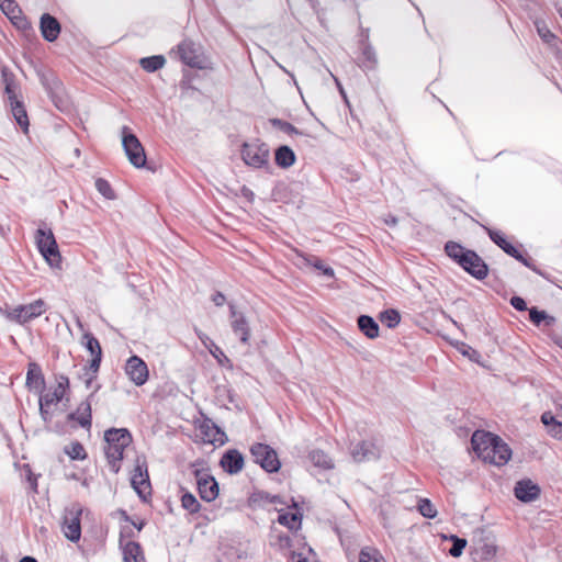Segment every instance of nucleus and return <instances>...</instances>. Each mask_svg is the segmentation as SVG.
I'll return each instance as SVG.
<instances>
[{
  "instance_id": "nucleus-1",
  "label": "nucleus",
  "mask_w": 562,
  "mask_h": 562,
  "mask_svg": "<svg viewBox=\"0 0 562 562\" xmlns=\"http://www.w3.org/2000/svg\"><path fill=\"white\" fill-rule=\"evenodd\" d=\"M471 443L474 452L484 462L501 467L508 462L512 450L498 436L484 430L472 435Z\"/></svg>"
},
{
  "instance_id": "nucleus-2",
  "label": "nucleus",
  "mask_w": 562,
  "mask_h": 562,
  "mask_svg": "<svg viewBox=\"0 0 562 562\" xmlns=\"http://www.w3.org/2000/svg\"><path fill=\"white\" fill-rule=\"evenodd\" d=\"M105 456L113 472H119L124 450L132 443V435L126 428H111L104 432Z\"/></svg>"
},
{
  "instance_id": "nucleus-3",
  "label": "nucleus",
  "mask_w": 562,
  "mask_h": 562,
  "mask_svg": "<svg viewBox=\"0 0 562 562\" xmlns=\"http://www.w3.org/2000/svg\"><path fill=\"white\" fill-rule=\"evenodd\" d=\"M35 243L40 254L52 268H60L61 255L49 227H40L35 233Z\"/></svg>"
},
{
  "instance_id": "nucleus-4",
  "label": "nucleus",
  "mask_w": 562,
  "mask_h": 562,
  "mask_svg": "<svg viewBox=\"0 0 562 562\" xmlns=\"http://www.w3.org/2000/svg\"><path fill=\"white\" fill-rule=\"evenodd\" d=\"M48 310L47 303L37 299L29 304L18 305L5 313L8 321L16 323L19 325H25L26 323L40 317Z\"/></svg>"
},
{
  "instance_id": "nucleus-5",
  "label": "nucleus",
  "mask_w": 562,
  "mask_h": 562,
  "mask_svg": "<svg viewBox=\"0 0 562 562\" xmlns=\"http://www.w3.org/2000/svg\"><path fill=\"white\" fill-rule=\"evenodd\" d=\"M240 155L243 161L251 168L260 169L269 166V146L258 139L244 143Z\"/></svg>"
},
{
  "instance_id": "nucleus-6",
  "label": "nucleus",
  "mask_w": 562,
  "mask_h": 562,
  "mask_svg": "<svg viewBox=\"0 0 562 562\" xmlns=\"http://www.w3.org/2000/svg\"><path fill=\"white\" fill-rule=\"evenodd\" d=\"M122 146L128 161L135 168H143L146 165V154L137 136L127 126L121 130Z\"/></svg>"
},
{
  "instance_id": "nucleus-7",
  "label": "nucleus",
  "mask_w": 562,
  "mask_h": 562,
  "mask_svg": "<svg viewBox=\"0 0 562 562\" xmlns=\"http://www.w3.org/2000/svg\"><path fill=\"white\" fill-rule=\"evenodd\" d=\"M81 514H82V507L78 503H74L65 509L63 532H64L65 537L71 542H77L80 540Z\"/></svg>"
},
{
  "instance_id": "nucleus-8",
  "label": "nucleus",
  "mask_w": 562,
  "mask_h": 562,
  "mask_svg": "<svg viewBox=\"0 0 562 562\" xmlns=\"http://www.w3.org/2000/svg\"><path fill=\"white\" fill-rule=\"evenodd\" d=\"M250 452L255 462L267 472L273 473L279 471L281 463L277 452L270 446L258 442L251 446Z\"/></svg>"
},
{
  "instance_id": "nucleus-9",
  "label": "nucleus",
  "mask_w": 562,
  "mask_h": 562,
  "mask_svg": "<svg viewBox=\"0 0 562 562\" xmlns=\"http://www.w3.org/2000/svg\"><path fill=\"white\" fill-rule=\"evenodd\" d=\"M228 307L229 325L234 335L238 337L241 344L249 345L251 330L246 315L243 312L238 311L236 305L233 303H229Z\"/></svg>"
},
{
  "instance_id": "nucleus-10",
  "label": "nucleus",
  "mask_w": 562,
  "mask_h": 562,
  "mask_svg": "<svg viewBox=\"0 0 562 562\" xmlns=\"http://www.w3.org/2000/svg\"><path fill=\"white\" fill-rule=\"evenodd\" d=\"M134 537L132 530H126L125 528L121 531L120 546L123 552V561L124 562H146L145 555L140 544L132 539H126Z\"/></svg>"
},
{
  "instance_id": "nucleus-11",
  "label": "nucleus",
  "mask_w": 562,
  "mask_h": 562,
  "mask_svg": "<svg viewBox=\"0 0 562 562\" xmlns=\"http://www.w3.org/2000/svg\"><path fill=\"white\" fill-rule=\"evenodd\" d=\"M131 484L140 498L146 499V496L150 495L151 486L145 460L137 459Z\"/></svg>"
},
{
  "instance_id": "nucleus-12",
  "label": "nucleus",
  "mask_w": 562,
  "mask_h": 562,
  "mask_svg": "<svg viewBox=\"0 0 562 562\" xmlns=\"http://www.w3.org/2000/svg\"><path fill=\"white\" fill-rule=\"evenodd\" d=\"M200 497L205 502H212L218 496V483L209 473L194 470Z\"/></svg>"
},
{
  "instance_id": "nucleus-13",
  "label": "nucleus",
  "mask_w": 562,
  "mask_h": 562,
  "mask_svg": "<svg viewBox=\"0 0 562 562\" xmlns=\"http://www.w3.org/2000/svg\"><path fill=\"white\" fill-rule=\"evenodd\" d=\"M459 266L476 280H483L488 274L487 265L474 250H468Z\"/></svg>"
},
{
  "instance_id": "nucleus-14",
  "label": "nucleus",
  "mask_w": 562,
  "mask_h": 562,
  "mask_svg": "<svg viewBox=\"0 0 562 562\" xmlns=\"http://www.w3.org/2000/svg\"><path fill=\"white\" fill-rule=\"evenodd\" d=\"M125 373L137 386L144 385L148 380V368L146 362L138 356H132L125 364Z\"/></svg>"
},
{
  "instance_id": "nucleus-15",
  "label": "nucleus",
  "mask_w": 562,
  "mask_h": 562,
  "mask_svg": "<svg viewBox=\"0 0 562 562\" xmlns=\"http://www.w3.org/2000/svg\"><path fill=\"white\" fill-rule=\"evenodd\" d=\"M180 60L192 68H203V60L199 54V47L192 41H182L177 46Z\"/></svg>"
},
{
  "instance_id": "nucleus-16",
  "label": "nucleus",
  "mask_w": 562,
  "mask_h": 562,
  "mask_svg": "<svg viewBox=\"0 0 562 562\" xmlns=\"http://www.w3.org/2000/svg\"><path fill=\"white\" fill-rule=\"evenodd\" d=\"M379 454V447L371 440H362L351 449V456L356 462L375 460Z\"/></svg>"
},
{
  "instance_id": "nucleus-17",
  "label": "nucleus",
  "mask_w": 562,
  "mask_h": 562,
  "mask_svg": "<svg viewBox=\"0 0 562 562\" xmlns=\"http://www.w3.org/2000/svg\"><path fill=\"white\" fill-rule=\"evenodd\" d=\"M200 431L203 441L212 445H224L227 439L226 434L210 418L201 423Z\"/></svg>"
},
{
  "instance_id": "nucleus-18",
  "label": "nucleus",
  "mask_w": 562,
  "mask_h": 562,
  "mask_svg": "<svg viewBox=\"0 0 562 562\" xmlns=\"http://www.w3.org/2000/svg\"><path fill=\"white\" fill-rule=\"evenodd\" d=\"M515 496L524 503H531L540 496V487L531 480H520L514 488Z\"/></svg>"
},
{
  "instance_id": "nucleus-19",
  "label": "nucleus",
  "mask_w": 562,
  "mask_h": 562,
  "mask_svg": "<svg viewBox=\"0 0 562 562\" xmlns=\"http://www.w3.org/2000/svg\"><path fill=\"white\" fill-rule=\"evenodd\" d=\"M56 382L54 391L40 394V402H44V405L52 406L58 404L64 398L66 390L69 387V379L61 374L57 376Z\"/></svg>"
},
{
  "instance_id": "nucleus-20",
  "label": "nucleus",
  "mask_w": 562,
  "mask_h": 562,
  "mask_svg": "<svg viewBox=\"0 0 562 562\" xmlns=\"http://www.w3.org/2000/svg\"><path fill=\"white\" fill-rule=\"evenodd\" d=\"M221 465L227 473L237 474L243 470L244 457L236 449L227 450L221 459Z\"/></svg>"
},
{
  "instance_id": "nucleus-21",
  "label": "nucleus",
  "mask_w": 562,
  "mask_h": 562,
  "mask_svg": "<svg viewBox=\"0 0 562 562\" xmlns=\"http://www.w3.org/2000/svg\"><path fill=\"white\" fill-rule=\"evenodd\" d=\"M26 386L30 391L42 394L45 387V379L42 369L36 363H30L26 372Z\"/></svg>"
},
{
  "instance_id": "nucleus-22",
  "label": "nucleus",
  "mask_w": 562,
  "mask_h": 562,
  "mask_svg": "<svg viewBox=\"0 0 562 562\" xmlns=\"http://www.w3.org/2000/svg\"><path fill=\"white\" fill-rule=\"evenodd\" d=\"M40 27L43 37L47 42L56 41L60 33V24L58 20L48 13H44L41 16Z\"/></svg>"
},
{
  "instance_id": "nucleus-23",
  "label": "nucleus",
  "mask_w": 562,
  "mask_h": 562,
  "mask_svg": "<svg viewBox=\"0 0 562 562\" xmlns=\"http://www.w3.org/2000/svg\"><path fill=\"white\" fill-rule=\"evenodd\" d=\"M69 420H76L81 427L90 428L92 416H91V403L86 400L79 404L76 412L68 414Z\"/></svg>"
},
{
  "instance_id": "nucleus-24",
  "label": "nucleus",
  "mask_w": 562,
  "mask_h": 562,
  "mask_svg": "<svg viewBox=\"0 0 562 562\" xmlns=\"http://www.w3.org/2000/svg\"><path fill=\"white\" fill-rule=\"evenodd\" d=\"M484 231L487 233L494 244H496L505 254L513 258H518V250L515 246L508 243L504 234L499 231L492 229L485 225H482Z\"/></svg>"
},
{
  "instance_id": "nucleus-25",
  "label": "nucleus",
  "mask_w": 562,
  "mask_h": 562,
  "mask_svg": "<svg viewBox=\"0 0 562 562\" xmlns=\"http://www.w3.org/2000/svg\"><path fill=\"white\" fill-rule=\"evenodd\" d=\"M41 81L50 97L52 101L55 103L57 108H61L59 102H61V94H63V85L61 82L55 78L54 76L46 77L42 76Z\"/></svg>"
},
{
  "instance_id": "nucleus-26",
  "label": "nucleus",
  "mask_w": 562,
  "mask_h": 562,
  "mask_svg": "<svg viewBox=\"0 0 562 562\" xmlns=\"http://www.w3.org/2000/svg\"><path fill=\"white\" fill-rule=\"evenodd\" d=\"M10 106H11V112H12V115H13L15 122L20 125V127L22 128V131L24 133H27L30 122H29L27 113H26V110H25L23 103L21 101H19L15 95H11L10 97Z\"/></svg>"
},
{
  "instance_id": "nucleus-27",
  "label": "nucleus",
  "mask_w": 562,
  "mask_h": 562,
  "mask_svg": "<svg viewBox=\"0 0 562 562\" xmlns=\"http://www.w3.org/2000/svg\"><path fill=\"white\" fill-rule=\"evenodd\" d=\"M294 151L286 145H282L276 149L274 160L276 164L283 169H286L295 162Z\"/></svg>"
},
{
  "instance_id": "nucleus-28",
  "label": "nucleus",
  "mask_w": 562,
  "mask_h": 562,
  "mask_svg": "<svg viewBox=\"0 0 562 562\" xmlns=\"http://www.w3.org/2000/svg\"><path fill=\"white\" fill-rule=\"evenodd\" d=\"M357 324H358L359 329L369 339H374L379 336V325L371 316L360 315L358 317Z\"/></svg>"
},
{
  "instance_id": "nucleus-29",
  "label": "nucleus",
  "mask_w": 562,
  "mask_h": 562,
  "mask_svg": "<svg viewBox=\"0 0 562 562\" xmlns=\"http://www.w3.org/2000/svg\"><path fill=\"white\" fill-rule=\"evenodd\" d=\"M166 64V59L162 55H154L149 57H143L139 60L140 67L147 72H155L161 69Z\"/></svg>"
},
{
  "instance_id": "nucleus-30",
  "label": "nucleus",
  "mask_w": 562,
  "mask_h": 562,
  "mask_svg": "<svg viewBox=\"0 0 562 562\" xmlns=\"http://www.w3.org/2000/svg\"><path fill=\"white\" fill-rule=\"evenodd\" d=\"M469 249H465L463 246L456 241H448L445 245V251L449 258L456 261L458 265L461 263Z\"/></svg>"
},
{
  "instance_id": "nucleus-31",
  "label": "nucleus",
  "mask_w": 562,
  "mask_h": 562,
  "mask_svg": "<svg viewBox=\"0 0 562 562\" xmlns=\"http://www.w3.org/2000/svg\"><path fill=\"white\" fill-rule=\"evenodd\" d=\"M308 458L311 462L322 469H331V459L323 450H313L310 452Z\"/></svg>"
},
{
  "instance_id": "nucleus-32",
  "label": "nucleus",
  "mask_w": 562,
  "mask_h": 562,
  "mask_svg": "<svg viewBox=\"0 0 562 562\" xmlns=\"http://www.w3.org/2000/svg\"><path fill=\"white\" fill-rule=\"evenodd\" d=\"M278 522L291 530H296L301 525V515L299 513H280Z\"/></svg>"
},
{
  "instance_id": "nucleus-33",
  "label": "nucleus",
  "mask_w": 562,
  "mask_h": 562,
  "mask_svg": "<svg viewBox=\"0 0 562 562\" xmlns=\"http://www.w3.org/2000/svg\"><path fill=\"white\" fill-rule=\"evenodd\" d=\"M359 562H385V560L376 548L368 546L360 550Z\"/></svg>"
},
{
  "instance_id": "nucleus-34",
  "label": "nucleus",
  "mask_w": 562,
  "mask_h": 562,
  "mask_svg": "<svg viewBox=\"0 0 562 562\" xmlns=\"http://www.w3.org/2000/svg\"><path fill=\"white\" fill-rule=\"evenodd\" d=\"M64 451L71 460H85L87 458L85 447L79 441L66 446Z\"/></svg>"
},
{
  "instance_id": "nucleus-35",
  "label": "nucleus",
  "mask_w": 562,
  "mask_h": 562,
  "mask_svg": "<svg viewBox=\"0 0 562 562\" xmlns=\"http://www.w3.org/2000/svg\"><path fill=\"white\" fill-rule=\"evenodd\" d=\"M376 65V54L370 44H366L362 48L361 67L364 69H373Z\"/></svg>"
},
{
  "instance_id": "nucleus-36",
  "label": "nucleus",
  "mask_w": 562,
  "mask_h": 562,
  "mask_svg": "<svg viewBox=\"0 0 562 562\" xmlns=\"http://www.w3.org/2000/svg\"><path fill=\"white\" fill-rule=\"evenodd\" d=\"M82 344L91 356L102 355L100 342L91 333L83 334Z\"/></svg>"
},
{
  "instance_id": "nucleus-37",
  "label": "nucleus",
  "mask_w": 562,
  "mask_h": 562,
  "mask_svg": "<svg viewBox=\"0 0 562 562\" xmlns=\"http://www.w3.org/2000/svg\"><path fill=\"white\" fill-rule=\"evenodd\" d=\"M380 321L389 328L396 327L401 322V315L396 310L390 308L380 314Z\"/></svg>"
},
{
  "instance_id": "nucleus-38",
  "label": "nucleus",
  "mask_w": 562,
  "mask_h": 562,
  "mask_svg": "<svg viewBox=\"0 0 562 562\" xmlns=\"http://www.w3.org/2000/svg\"><path fill=\"white\" fill-rule=\"evenodd\" d=\"M181 505L186 510H188L191 514H195L200 510L199 501L196 499V497L193 494H191L189 492H186L182 495Z\"/></svg>"
},
{
  "instance_id": "nucleus-39",
  "label": "nucleus",
  "mask_w": 562,
  "mask_h": 562,
  "mask_svg": "<svg viewBox=\"0 0 562 562\" xmlns=\"http://www.w3.org/2000/svg\"><path fill=\"white\" fill-rule=\"evenodd\" d=\"M417 508L425 518L432 519L437 516V509L428 498H420Z\"/></svg>"
},
{
  "instance_id": "nucleus-40",
  "label": "nucleus",
  "mask_w": 562,
  "mask_h": 562,
  "mask_svg": "<svg viewBox=\"0 0 562 562\" xmlns=\"http://www.w3.org/2000/svg\"><path fill=\"white\" fill-rule=\"evenodd\" d=\"M95 188H97L98 192L100 194H102L105 199H108V200L115 199V193H114L111 184L109 183V181H106L105 179H102V178L97 179Z\"/></svg>"
},
{
  "instance_id": "nucleus-41",
  "label": "nucleus",
  "mask_w": 562,
  "mask_h": 562,
  "mask_svg": "<svg viewBox=\"0 0 562 562\" xmlns=\"http://www.w3.org/2000/svg\"><path fill=\"white\" fill-rule=\"evenodd\" d=\"M537 33L540 38L548 44H551L555 40V35L549 30L543 21H536Z\"/></svg>"
},
{
  "instance_id": "nucleus-42",
  "label": "nucleus",
  "mask_w": 562,
  "mask_h": 562,
  "mask_svg": "<svg viewBox=\"0 0 562 562\" xmlns=\"http://www.w3.org/2000/svg\"><path fill=\"white\" fill-rule=\"evenodd\" d=\"M450 539L452 541V546L449 549V554L453 558H458L462 554L468 542L465 539L459 538L458 536L454 535H452Z\"/></svg>"
},
{
  "instance_id": "nucleus-43",
  "label": "nucleus",
  "mask_w": 562,
  "mask_h": 562,
  "mask_svg": "<svg viewBox=\"0 0 562 562\" xmlns=\"http://www.w3.org/2000/svg\"><path fill=\"white\" fill-rule=\"evenodd\" d=\"M270 123L272 126L277 127L278 130H280L281 132H283L285 134H289V135L301 134V132H299V130L294 125H292L291 123H289L286 121H282L280 119H272V120H270Z\"/></svg>"
},
{
  "instance_id": "nucleus-44",
  "label": "nucleus",
  "mask_w": 562,
  "mask_h": 562,
  "mask_svg": "<svg viewBox=\"0 0 562 562\" xmlns=\"http://www.w3.org/2000/svg\"><path fill=\"white\" fill-rule=\"evenodd\" d=\"M1 10L10 18H14L19 13V5L15 0H0Z\"/></svg>"
},
{
  "instance_id": "nucleus-45",
  "label": "nucleus",
  "mask_w": 562,
  "mask_h": 562,
  "mask_svg": "<svg viewBox=\"0 0 562 562\" xmlns=\"http://www.w3.org/2000/svg\"><path fill=\"white\" fill-rule=\"evenodd\" d=\"M529 319L535 325L539 326L541 322L546 319L553 321V317H549L544 311H540L537 307H531L529 310Z\"/></svg>"
},
{
  "instance_id": "nucleus-46",
  "label": "nucleus",
  "mask_w": 562,
  "mask_h": 562,
  "mask_svg": "<svg viewBox=\"0 0 562 562\" xmlns=\"http://www.w3.org/2000/svg\"><path fill=\"white\" fill-rule=\"evenodd\" d=\"M314 267L317 269V270H321L323 272L324 276L326 277H329V278H333L334 277V270L333 268L330 267H327L324 265V262L319 259H316L315 262L313 263Z\"/></svg>"
},
{
  "instance_id": "nucleus-47",
  "label": "nucleus",
  "mask_w": 562,
  "mask_h": 562,
  "mask_svg": "<svg viewBox=\"0 0 562 562\" xmlns=\"http://www.w3.org/2000/svg\"><path fill=\"white\" fill-rule=\"evenodd\" d=\"M510 305L517 310V311H526L527 310V304H526V301L520 297V296H513L510 299Z\"/></svg>"
},
{
  "instance_id": "nucleus-48",
  "label": "nucleus",
  "mask_w": 562,
  "mask_h": 562,
  "mask_svg": "<svg viewBox=\"0 0 562 562\" xmlns=\"http://www.w3.org/2000/svg\"><path fill=\"white\" fill-rule=\"evenodd\" d=\"M548 432L555 439L558 440H562V422H558L555 423V425H553V427H550L548 429Z\"/></svg>"
},
{
  "instance_id": "nucleus-49",
  "label": "nucleus",
  "mask_w": 562,
  "mask_h": 562,
  "mask_svg": "<svg viewBox=\"0 0 562 562\" xmlns=\"http://www.w3.org/2000/svg\"><path fill=\"white\" fill-rule=\"evenodd\" d=\"M541 422L549 429L550 427H553V425H555V423H558L559 420L550 412H544L541 415Z\"/></svg>"
},
{
  "instance_id": "nucleus-50",
  "label": "nucleus",
  "mask_w": 562,
  "mask_h": 562,
  "mask_svg": "<svg viewBox=\"0 0 562 562\" xmlns=\"http://www.w3.org/2000/svg\"><path fill=\"white\" fill-rule=\"evenodd\" d=\"M49 407H50V405H44V402H40V414H41L42 419L45 423H49L52 420Z\"/></svg>"
},
{
  "instance_id": "nucleus-51",
  "label": "nucleus",
  "mask_w": 562,
  "mask_h": 562,
  "mask_svg": "<svg viewBox=\"0 0 562 562\" xmlns=\"http://www.w3.org/2000/svg\"><path fill=\"white\" fill-rule=\"evenodd\" d=\"M211 300L216 306H223L226 302L225 295L220 291L213 293Z\"/></svg>"
},
{
  "instance_id": "nucleus-52",
  "label": "nucleus",
  "mask_w": 562,
  "mask_h": 562,
  "mask_svg": "<svg viewBox=\"0 0 562 562\" xmlns=\"http://www.w3.org/2000/svg\"><path fill=\"white\" fill-rule=\"evenodd\" d=\"M102 355L92 356L89 368L93 373H97L101 364Z\"/></svg>"
},
{
  "instance_id": "nucleus-53",
  "label": "nucleus",
  "mask_w": 562,
  "mask_h": 562,
  "mask_svg": "<svg viewBox=\"0 0 562 562\" xmlns=\"http://www.w3.org/2000/svg\"><path fill=\"white\" fill-rule=\"evenodd\" d=\"M195 331H196L199 339L204 345V347H209V344L212 342V339L206 334L202 333L201 330L196 329Z\"/></svg>"
},
{
  "instance_id": "nucleus-54",
  "label": "nucleus",
  "mask_w": 562,
  "mask_h": 562,
  "mask_svg": "<svg viewBox=\"0 0 562 562\" xmlns=\"http://www.w3.org/2000/svg\"><path fill=\"white\" fill-rule=\"evenodd\" d=\"M517 256H518V258H515V259L520 261L524 266L528 267L529 269H531V267L535 266L530 258L524 257L519 251H518Z\"/></svg>"
},
{
  "instance_id": "nucleus-55",
  "label": "nucleus",
  "mask_w": 562,
  "mask_h": 562,
  "mask_svg": "<svg viewBox=\"0 0 562 562\" xmlns=\"http://www.w3.org/2000/svg\"><path fill=\"white\" fill-rule=\"evenodd\" d=\"M383 222L387 225V226H396L397 223H398V220L397 217H395L394 215L392 214H387L385 215V217L383 218Z\"/></svg>"
},
{
  "instance_id": "nucleus-56",
  "label": "nucleus",
  "mask_w": 562,
  "mask_h": 562,
  "mask_svg": "<svg viewBox=\"0 0 562 562\" xmlns=\"http://www.w3.org/2000/svg\"><path fill=\"white\" fill-rule=\"evenodd\" d=\"M210 352H211L212 356H214L217 359H218L220 356L225 357L223 351H222V349L218 346H215L213 349L210 348Z\"/></svg>"
},
{
  "instance_id": "nucleus-57",
  "label": "nucleus",
  "mask_w": 562,
  "mask_h": 562,
  "mask_svg": "<svg viewBox=\"0 0 562 562\" xmlns=\"http://www.w3.org/2000/svg\"><path fill=\"white\" fill-rule=\"evenodd\" d=\"M126 521H130L138 531H140L144 527V521H139V522H136V521H133L130 517L126 516Z\"/></svg>"
},
{
  "instance_id": "nucleus-58",
  "label": "nucleus",
  "mask_w": 562,
  "mask_h": 562,
  "mask_svg": "<svg viewBox=\"0 0 562 562\" xmlns=\"http://www.w3.org/2000/svg\"><path fill=\"white\" fill-rule=\"evenodd\" d=\"M29 482H30V485H31V488L36 492L37 490V481L35 477H33L32 475L29 476Z\"/></svg>"
},
{
  "instance_id": "nucleus-59",
  "label": "nucleus",
  "mask_w": 562,
  "mask_h": 562,
  "mask_svg": "<svg viewBox=\"0 0 562 562\" xmlns=\"http://www.w3.org/2000/svg\"><path fill=\"white\" fill-rule=\"evenodd\" d=\"M531 270L538 273L539 276L546 278L547 280H550L549 277L543 271H541L536 265L531 267Z\"/></svg>"
},
{
  "instance_id": "nucleus-60",
  "label": "nucleus",
  "mask_w": 562,
  "mask_h": 562,
  "mask_svg": "<svg viewBox=\"0 0 562 562\" xmlns=\"http://www.w3.org/2000/svg\"><path fill=\"white\" fill-rule=\"evenodd\" d=\"M269 501H270V503H272V504L282 503V502H281V499H280V496H278V495H273V496H271Z\"/></svg>"
},
{
  "instance_id": "nucleus-61",
  "label": "nucleus",
  "mask_w": 562,
  "mask_h": 562,
  "mask_svg": "<svg viewBox=\"0 0 562 562\" xmlns=\"http://www.w3.org/2000/svg\"><path fill=\"white\" fill-rule=\"evenodd\" d=\"M5 92L8 93L9 98H10L11 95H15V94H14V91L12 90V88H11V86H10V85H7V86H5Z\"/></svg>"
},
{
  "instance_id": "nucleus-62",
  "label": "nucleus",
  "mask_w": 562,
  "mask_h": 562,
  "mask_svg": "<svg viewBox=\"0 0 562 562\" xmlns=\"http://www.w3.org/2000/svg\"><path fill=\"white\" fill-rule=\"evenodd\" d=\"M20 562H37V561L32 557H24L20 560Z\"/></svg>"
},
{
  "instance_id": "nucleus-63",
  "label": "nucleus",
  "mask_w": 562,
  "mask_h": 562,
  "mask_svg": "<svg viewBox=\"0 0 562 562\" xmlns=\"http://www.w3.org/2000/svg\"><path fill=\"white\" fill-rule=\"evenodd\" d=\"M215 346H216V345H215V342L212 340V342H210V344H209V347H206V348L210 350V348H212V349H213Z\"/></svg>"
},
{
  "instance_id": "nucleus-64",
  "label": "nucleus",
  "mask_w": 562,
  "mask_h": 562,
  "mask_svg": "<svg viewBox=\"0 0 562 562\" xmlns=\"http://www.w3.org/2000/svg\"><path fill=\"white\" fill-rule=\"evenodd\" d=\"M335 81H336V85L338 86V88H339L340 92H341V93H344V90H342V88H341V86H340L339 81H338L337 79H335Z\"/></svg>"
}]
</instances>
